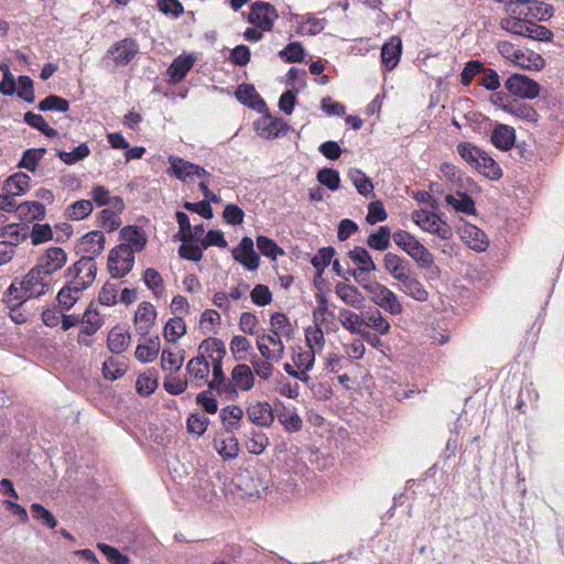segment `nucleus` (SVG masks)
Instances as JSON below:
<instances>
[{
    "label": "nucleus",
    "instance_id": "obj_1",
    "mask_svg": "<svg viewBox=\"0 0 564 564\" xmlns=\"http://www.w3.org/2000/svg\"><path fill=\"white\" fill-rule=\"evenodd\" d=\"M459 156L466 161L470 166L476 169L484 176L497 181L501 177L502 172L497 162L488 155L480 148L468 143L462 142L457 145Z\"/></svg>",
    "mask_w": 564,
    "mask_h": 564
},
{
    "label": "nucleus",
    "instance_id": "obj_2",
    "mask_svg": "<svg viewBox=\"0 0 564 564\" xmlns=\"http://www.w3.org/2000/svg\"><path fill=\"white\" fill-rule=\"evenodd\" d=\"M527 18L525 15L510 14L508 18L501 19L500 26L509 33L532 40L550 41L552 39L553 34L547 28Z\"/></svg>",
    "mask_w": 564,
    "mask_h": 564
},
{
    "label": "nucleus",
    "instance_id": "obj_3",
    "mask_svg": "<svg viewBox=\"0 0 564 564\" xmlns=\"http://www.w3.org/2000/svg\"><path fill=\"white\" fill-rule=\"evenodd\" d=\"M392 237L394 243L412 258L420 268L430 269L434 265L433 254L414 235L400 229Z\"/></svg>",
    "mask_w": 564,
    "mask_h": 564
},
{
    "label": "nucleus",
    "instance_id": "obj_4",
    "mask_svg": "<svg viewBox=\"0 0 564 564\" xmlns=\"http://www.w3.org/2000/svg\"><path fill=\"white\" fill-rule=\"evenodd\" d=\"M497 50L503 58L524 69L539 70L545 65V61L540 54L531 50L519 48L509 41H499Z\"/></svg>",
    "mask_w": 564,
    "mask_h": 564
},
{
    "label": "nucleus",
    "instance_id": "obj_5",
    "mask_svg": "<svg viewBox=\"0 0 564 564\" xmlns=\"http://www.w3.org/2000/svg\"><path fill=\"white\" fill-rule=\"evenodd\" d=\"M413 223L423 231L447 241L453 238L452 227L441 218L440 215L424 208L413 210L411 214Z\"/></svg>",
    "mask_w": 564,
    "mask_h": 564
},
{
    "label": "nucleus",
    "instance_id": "obj_6",
    "mask_svg": "<svg viewBox=\"0 0 564 564\" xmlns=\"http://www.w3.org/2000/svg\"><path fill=\"white\" fill-rule=\"evenodd\" d=\"M97 274V264L93 257H82L65 271V281L70 285L78 286L85 291L89 289Z\"/></svg>",
    "mask_w": 564,
    "mask_h": 564
},
{
    "label": "nucleus",
    "instance_id": "obj_7",
    "mask_svg": "<svg viewBox=\"0 0 564 564\" xmlns=\"http://www.w3.org/2000/svg\"><path fill=\"white\" fill-rule=\"evenodd\" d=\"M369 300L391 315H400L403 312L402 303L397 294L384 284L373 281L366 285L365 290Z\"/></svg>",
    "mask_w": 564,
    "mask_h": 564
},
{
    "label": "nucleus",
    "instance_id": "obj_8",
    "mask_svg": "<svg viewBox=\"0 0 564 564\" xmlns=\"http://www.w3.org/2000/svg\"><path fill=\"white\" fill-rule=\"evenodd\" d=\"M170 167L167 174L182 181L193 182L194 177H209L210 174L204 169L176 155L169 156Z\"/></svg>",
    "mask_w": 564,
    "mask_h": 564
},
{
    "label": "nucleus",
    "instance_id": "obj_9",
    "mask_svg": "<svg viewBox=\"0 0 564 564\" xmlns=\"http://www.w3.org/2000/svg\"><path fill=\"white\" fill-rule=\"evenodd\" d=\"M51 284L52 278L34 265L23 278L21 288L26 297H39L51 289Z\"/></svg>",
    "mask_w": 564,
    "mask_h": 564
},
{
    "label": "nucleus",
    "instance_id": "obj_10",
    "mask_svg": "<svg viewBox=\"0 0 564 564\" xmlns=\"http://www.w3.org/2000/svg\"><path fill=\"white\" fill-rule=\"evenodd\" d=\"M134 254L127 247L117 246L108 257V270L112 278H122L133 268Z\"/></svg>",
    "mask_w": 564,
    "mask_h": 564
},
{
    "label": "nucleus",
    "instance_id": "obj_11",
    "mask_svg": "<svg viewBox=\"0 0 564 564\" xmlns=\"http://www.w3.org/2000/svg\"><path fill=\"white\" fill-rule=\"evenodd\" d=\"M283 336L270 332L267 334L258 335L257 337V348L261 355V357L265 359H274V361H280L285 354V345L283 343Z\"/></svg>",
    "mask_w": 564,
    "mask_h": 564
},
{
    "label": "nucleus",
    "instance_id": "obj_12",
    "mask_svg": "<svg viewBox=\"0 0 564 564\" xmlns=\"http://www.w3.org/2000/svg\"><path fill=\"white\" fill-rule=\"evenodd\" d=\"M67 253L63 248L50 247L39 256L35 267L44 272V275L47 274L52 278L67 263Z\"/></svg>",
    "mask_w": 564,
    "mask_h": 564
},
{
    "label": "nucleus",
    "instance_id": "obj_13",
    "mask_svg": "<svg viewBox=\"0 0 564 564\" xmlns=\"http://www.w3.org/2000/svg\"><path fill=\"white\" fill-rule=\"evenodd\" d=\"M290 127L281 118L265 115L254 121V130L261 138L275 139L282 134H286Z\"/></svg>",
    "mask_w": 564,
    "mask_h": 564
},
{
    "label": "nucleus",
    "instance_id": "obj_14",
    "mask_svg": "<svg viewBox=\"0 0 564 564\" xmlns=\"http://www.w3.org/2000/svg\"><path fill=\"white\" fill-rule=\"evenodd\" d=\"M506 88L521 98L533 99L540 93V85L528 76L514 74L506 82Z\"/></svg>",
    "mask_w": 564,
    "mask_h": 564
},
{
    "label": "nucleus",
    "instance_id": "obj_15",
    "mask_svg": "<svg viewBox=\"0 0 564 564\" xmlns=\"http://www.w3.org/2000/svg\"><path fill=\"white\" fill-rule=\"evenodd\" d=\"M278 14L275 9L264 2L253 3L249 13V22L262 31L271 30Z\"/></svg>",
    "mask_w": 564,
    "mask_h": 564
},
{
    "label": "nucleus",
    "instance_id": "obj_16",
    "mask_svg": "<svg viewBox=\"0 0 564 564\" xmlns=\"http://www.w3.org/2000/svg\"><path fill=\"white\" fill-rule=\"evenodd\" d=\"M156 310L150 302H141L134 313V326L138 334L145 336L150 333L155 324Z\"/></svg>",
    "mask_w": 564,
    "mask_h": 564
},
{
    "label": "nucleus",
    "instance_id": "obj_17",
    "mask_svg": "<svg viewBox=\"0 0 564 564\" xmlns=\"http://www.w3.org/2000/svg\"><path fill=\"white\" fill-rule=\"evenodd\" d=\"M232 258L248 270H256L259 267V257L253 248V240L249 237L241 239L239 246L231 251Z\"/></svg>",
    "mask_w": 564,
    "mask_h": 564
},
{
    "label": "nucleus",
    "instance_id": "obj_18",
    "mask_svg": "<svg viewBox=\"0 0 564 564\" xmlns=\"http://www.w3.org/2000/svg\"><path fill=\"white\" fill-rule=\"evenodd\" d=\"M139 52V45L133 39H123L115 43L108 51L117 65H127Z\"/></svg>",
    "mask_w": 564,
    "mask_h": 564
},
{
    "label": "nucleus",
    "instance_id": "obj_19",
    "mask_svg": "<svg viewBox=\"0 0 564 564\" xmlns=\"http://www.w3.org/2000/svg\"><path fill=\"white\" fill-rule=\"evenodd\" d=\"M506 10L509 14H519L532 18H544L547 8L543 3L530 0H511L507 3Z\"/></svg>",
    "mask_w": 564,
    "mask_h": 564
},
{
    "label": "nucleus",
    "instance_id": "obj_20",
    "mask_svg": "<svg viewBox=\"0 0 564 564\" xmlns=\"http://www.w3.org/2000/svg\"><path fill=\"white\" fill-rule=\"evenodd\" d=\"M208 388L212 390H217L220 395H225L228 399H235L237 397L236 389L232 388L231 383L228 382L225 378L223 366H221V356L213 361V379L207 382Z\"/></svg>",
    "mask_w": 564,
    "mask_h": 564
},
{
    "label": "nucleus",
    "instance_id": "obj_21",
    "mask_svg": "<svg viewBox=\"0 0 564 564\" xmlns=\"http://www.w3.org/2000/svg\"><path fill=\"white\" fill-rule=\"evenodd\" d=\"M121 243L119 247H127L131 253L140 252L144 249L148 237L143 229L137 226H127L120 230Z\"/></svg>",
    "mask_w": 564,
    "mask_h": 564
},
{
    "label": "nucleus",
    "instance_id": "obj_22",
    "mask_svg": "<svg viewBox=\"0 0 564 564\" xmlns=\"http://www.w3.org/2000/svg\"><path fill=\"white\" fill-rule=\"evenodd\" d=\"M335 294L343 301V303L355 310H361L365 306V295L351 283L338 282L335 285Z\"/></svg>",
    "mask_w": 564,
    "mask_h": 564
},
{
    "label": "nucleus",
    "instance_id": "obj_23",
    "mask_svg": "<svg viewBox=\"0 0 564 564\" xmlns=\"http://www.w3.org/2000/svg\"><path fill=\"white\" fill-rule=\"evenodd\" d=\"M248 419L256 425L269 427L274 421L272 406L267 401H257L247 408Z\"/></svg>",
    "mask_w": 564,
    "mask_h": 564
},
{
    "label": "nucleus",
    "instance_id": "obj_24",
    "mask_svg": "<svg viewBox=\"0 0 564 564\" xmlns=\"http://www.w3.org/2000/svg\"><path fill=\"white\" fill-rule=\"evenodd\" d=\"M460 239L473 250L477 252L485 251L489 246L486 234L471 224H465L459 229Z\"/></svg>",
    "mask_w": 564,
    "mask_h": 564
},
{
    "label": "nucleus",
    "instance_id": "obj_25",
    "mask_svg": "<svg viewBox=\"0 0 564 564\" xmlns=\"http://www.w3.org/2000/svg\"><path fill=\"white\" fill-rule=\"evenodd\" d=\"M383 268L399 283L412 271L408 260L392 252L384 254Z\"/></svg>",
    "mask_w": 564,
    "mask_h": 564
},
{
    "label": "nucleus",
    "instance_id": "obj_26",
    "mask_svg": "<svg viewBox=\"0 0 564 564\" xmlns=\"http://www.w3.org/2000/svg\"><path fill=\"white\" fill-rule=\"evenodd\" d=\"M214 448L224 460H232L239 456L238 440L230 434H220L214 438Z\"/></svg>",
    "mask_w": 564,
    "mask_h": 564
},
{
    "label": "nucleus",
    "instance_id": "obj_27",
    "mask_svg": "<svg viewBox=\"0 0 564 564\" xmlns=\"http://www.w3.org/2000/svg\"><path fill=\"white\" fill-rule=\"evenodd\" d=\"M231 386L236 391H249L254 386V375L250 366L238 364L231 370Z\"/></svg>",
    "mask_w": 564,
    "mask_h": 564
},
{
    "label": "nucleus",
    "instance_id": "obj_28",
    "mask_svg": "<svg viewBox=\"0 0 564 564\" xmlns=\"http://www.w3.org/2000/svg\"><path fill=\"white\" fill-rule=\"evenodd\" d=\"M79 330L95 335L104 325V318L94 303H90L79 317Z\"/></svg>",
    "mask_w": 564,
    "mask_h": 564
},
{
    "label": "nucleus",
    "instance_id": "obj_29",
    "mask_svg": "<svg viewBox=\"0 0 564 564\" xmlns=\"http://www.w3.org/2000/svg\"><path fill=\"white\" fill-rule=\"evenodd\" d=\"M402 42L399 36H392L381 48V61L388 70L393 69L401 56Z\"/></svg>",
    "mask_w": 564,
    "mask_h": 564
},
{
    "label": "nucleus",
    "instance_id": "obj_30",
    "mask_svg": "<svg viewBox=\"0 0 564 564\" xmlns=\"http://www.w3.org/2000/svg\"><path fill=\"white\" fill-rule=\"evenodd\" d=\"M400 291L419 302L429 300V292L424 285L411 273H409L399 286Z\"/></svg>",
    "mask_w": 564,
    "mask_h": 564
},
{
    "label": "nucleus",
    "instance_id": "obj_31",
    "mask_svg": "<svg viewBox=\"0 0 564 564\" xmlns=\"http://www.w3.org/2000/svg\"><path fill=\"white\" fill-rule=\"evenodd\" d=\"M186 371L191 381L195 382L196 387H200L202 381H206L209 375V364L204 356H197L187 362Z\"/></svg>",
    "mask_w": 564,
    "mask_h": 564
},
{
    "label": "nucleus",
    "instance_id": "obj_32",
    "mask_svg": "<svg viewBox=\"0 0 564 564\" xmlns=\"http://www.w3.org/2000/svg\"><path fill=\"white\" fill-rule=\"evenodd\" d=\"M514 129L506 124H498L491 133L492 144L503 151L510 150L514 144Z\"/></svg>",
    "mask_w": 564,
    "mask_h": 564
},
{
    "label": "nucleus",
    "instance_id": "obj_33",
    "mask_svg": "<svg viewBox=\"0 0 564 564\" xmlns=\"http://www.w3.org/2000/svg\"><path fill=\"white\" fill-rule=\"evenodd\" d=\"M187 332L186 324L182 316H174L167 319L163 327V337L169 344H176Z\"/></svg>",
    "mask_w": 564,
    "mask_h": 564
},
{
    "label": "nucleus",
    "instance_id": "obj_34",
    "mask_svg": "<svg viewBox=\"0 0 564 564\" xmlns=\"http://www.w3.org/2000/svg\"><path fill=\"white\" fill-rule=\"evenodd\" d=\"M338 319L340 325L351 334L361 336L366 332L364 329L365 318L352 311L346 308L340 310L338 313Z\"/></svg>",
    "mask_w": 564,
    "mask_h": 564
},
{
    "label": "nucleus",
    "instance_id": "obj_35",
    "mask_svg": "<svg viewBox=\"0 0 564 564\" xmlns=\"http://www.w3.org/2000/svg\"><path fill=\"white\" fill-rule=\"evenodd\" d=\"M194 58L189 55L176 57L167 68L171 82L180 83L194 65Z\"/></svg>",
    "mask_w": 564,
    "mask_h": 564
},
{
    "label": "nucleus",
    "instance_id": "obj_36",
    "mask_svg": "<svg viewBox=\"0 0 564 564\" xmlns=\"http://www.w3.org/2000/svg\"><path fill=\"white\" fill-rule=\"evenodd\" d=\"M130 343V334L119 327L112 328L108 334L107 346L113 354L123 352L129 347Z\"/></svg>",
    "mask_w": 564,
    "mask_h": 564
},
{
    "label": "nucleus",
    "instance_id": "obj_37",
    "mask_svg": "<svg viewBox=\"0 0 564 564\" xmlns=\"http://www.w3.org/2000/svg\"><path fill=\"white\" fill-rule=\"evenodd\" d=\"M83 292L78 286L70 285L65 281V285L58 291L56 296L58 306L64 311L70 310L79 301Z\"/></svg>",
    "mask_w": 564,
    "mask_h": 564
},
{
    "label": "nucleus",
    "instance_id": "obj_38",
    "mask_svg": "<svg viewBox=\"0 0 564 564\" xmlns=\"http://www.w3.org/2000/svg\"><path fill=\"white\" fill-rule=\"evenodd\" d=\"M503 109L514 116L518 119L524 120L530 123H535L539 119L538 112L534 108L527 102H510L503 107Z\"/></svg>",
    "mask_w": 564,
    "mask_h": 564
},
{
    "label": "nucleus",
    "instance_id": "obj_39",
    "mask_svg": "<svg viewBox=\"0 0 564 564\" xmlns=\"http://www.w3.org/2000/svg\"><path fill=\"white\" fill-rule=\"evenodd\" d=\"M31 178L28 174L19 172L11 175L3 185V191L11 195L21 196L30 188Z\"/></svg>",
    "mask_w": 564,
    "mask_h": 564
},
{
    "label": "nucleus",
    "instance_id": "obj_40",
    "mask_svg": "<svg viewBox=\"0 0 564 564\" xmlns=\"http://www.w3.org/2000/svg\"><path fill=\"white\" fill-rule=\"evenodd\" d=\"M160 352V339L159 337L149 338L145 344H139L135 348V358L143 362L154 361Z\"/></svg>",
    "mask_w": 564,
    "mask_h": 564
},
{
    "label": "nucleus",
    "instance_id": "obj_41",
    "mask_svg": "<svg viewBox=\"0 0 564 564\" xmlns=\"http://www.w3.org/2000/svg\"><path fill=\"white\" fill-rule=\"evenodd\" d=\"M82 250L89 254H99L105 248V235L99 230H94L80 239Z\"/></svg>",
    "mask_w": 564,
    "mask_h": 564
},
{
    "label": "nucleus",
    "instance_id": "obj_42",
    "mask_svg": "<svg viewBox=\"0 0 564 564\" xmlns=\"http://www.w3.org/2000/svg\"><path fill=\"white\" fill-rule=\"evenodd\" d=\"M185 359V350L163 349L161 354V368L164 371H177L182 368Z\"/></svg>",
    "mask_w": 564,
    "mask_h": 564
},
{
    "label": "nucleus",
    "instance_id": "obj_43",
    "mask_svg": "<svg viewBox=\"0 0 564 564\" xmlns=\"http://www.w3.org/2000/svg\"><path fill=\"white\" fill-rule=\"evenodd\" d=\"M348 178L356 187L357 192L368 197L373 192V184L371 180L359 169H351L348 171Z\"/></svg>",
    "mask_w": 564,
    "mask_h": 564
},
{
    "label": "nucleus",
    "instance_id": "obj_44",
    "mask_svg": "<svg viewBox=\"0 0 564 564\" xmlns=\"http://www.w3.org/2000/svg\"><path fill=\"white\" fill-rule=\"evenodd\" d=\"M305 343L308 350L319 355L326 344L325 335L321 327L311 326L305 329Z\"/></svg>",
    "mask_w": 564,
    "mask_h": 564
},
{
    "label": "nucleus",
    "instance_id": "obj_45",
    "mask_svg": "<svg viewBox=\"0 0 564 564\" xmlns=\"http://www.w3.org/2000/svg\"><path fill=\"white\" fill-rule=\"evenodd\" d=\"M445 202L448 206H452L457 212L465 214L475 213V203L473 198L462 192H457L455 195H447L445 197Z\"/></svg>",
    "mask_w": 564,
    "mask_h": 564
},
{
    "label": "nucleus",
    "instance_id": "obj_46",
    "mask_svg": "<svg viewBox=\"0 0 564 564\" xmlns=\"http://www.w3.org/2000/svg\"><path fill=\"white\" fill-rule=\"evenodd\" d=\"M348 257L350 260L357 264L356 269L365 270V271H376L377 265L372 260L370 253L362 247H355L349 251Z\"/></svg>",
    "mask_w": 564,
    "mask_h": 564
},
{
    "label": "nucleus",
    "instance_id": "obj_47",
    "mask_svg": "<svg viewBox=\"0 0 564 564\" xmlns=\"http://www.w3.org/2000/svg\"><path fill=\"white\" fill-rule=\"evenodd\" d=\"M270 442L268 436L260 431L252 430L245 442V446L250 454L261 455L264 453Z\"/></svg>",
    "mask_w": 564,
    "mask_h": 564
},
{
    "label": "nucleus",
    "instance_id": "obj_48",
    "mask_svg": "<svg viewBox=\"0 0 564 564\" xmlns=\"http://www.w3.org/2000/svg\"><path fill=\"white\" fill-rule=\"evenodd\" d=\"M90 194H91V198L99 206L110 204L113 208H116L118 210H122L124 207L123 200L120 197H118V196L111 197L109 195V191L101 185L95 186L91 189Z\"/></svg>",
    "mask_w": 564,
    "mask_h": 564
},
{
    "label": "nucleus",
    "instance_id": "obj_49",
    "mask_svg": "<svg viewBox=\"0 0 564 564\" xmlns=\"http://www.w3.org/2000/svg\"><path fill=\"white\" fill-rule=\"evenodd\" d=\"M270 332H273L286 339H291L294 333L293 326L291 325L289 318L282 313H274L270 318Z\"/></svg>",
    "mask_w": 564,
    "mask_h": 564
},
{
    "label": "nucleus",
    "instance_id": "obj_50",
    "mask_svg": "<svg viewBox=\"0 0 564 564\" xmlns=\"http://www.w3.org/2000/svg\"><path fill=\"white\" fill-rule=\"evenodd\" d=\"M158 384V375L155 370H148L147 372L139 375L135 388L138 393L150 395L156 390Z\"/></svg>",
    "mask_w": 564,
    "mask_h": 564
},
{
    "label": "nucleus",
    "instance_id": "obj_51",
    "mask_svg": "<svg viewBox=\"0 0 564 564\" xmlns=\"http://www.w3.org/2000/svg\"><path fill=\"white\" fill-rule=\"evenodd\" d=\"M390 228L388 226H381L376 232L368 237L367 243L371 249L383 251L390 246Z\"/></svg>",
    "mask_w": 564,
    "mask_h": 564
},
{
    "label": "nucleus",
    "instance_id": "obj_52",
    "mask_svg": "<svg viewBox=\"0 0 564 564\" xmlns=\"http://www.w3.org/2000/svg\"><path fill=\"white\" fill-rule=\"evenodd\" d=\"M93 203L89 199H80L66 209V217L70 220H82L88 217L93 212Z\"/></svg>",
    "mask_w": 564,
    "mask_h": 564
},
{
    "label": "nucleus",
    "instance_id": "obj_53",
    "mask_svg": "<svg viewBox=\"0 0 564 564\" xmlns=\"http://www.w3.org/2000/svg\"><path fill=\"white\" fill-rule=\"evenodd\" d=\"M24 121L34 129L40 130L44 135L48 138H55L58 135V132L51 128L48 123L45 121L44 117L34 112H25Z\"/></svg>",
    "mask_w": 564,
    "mask_h": 564
},
{
    "label": "nucleus",
    "instance_id": "obj_54",
    "mask_svg": "<svg viewBox=\"0 0 564 564\" xmlns=\"http://www.w3.org/2000/svg\"><path fill=\"white\" fill-rule=\"evenodd\" d=\"M251 369L253 375L258 376L262 380H269L273 375V362L274 359H265L263 357H253L251 359Z\"/></svg>",
    "mask_w": 564,
    "mask_h": 564
},
{
    "label": "nucleus",
    "instance_id": "obj_55",
    "mask_svg": "<svg viewBox=\"0 0 564 564\" xmlns=\"http://www.w3.org/2000/svg\"><path fill=\"white\" fill-rule=\"evenodd\" d=\"M46 150L44 148L29 149L24 151L19 167L35 172L39 162L43 159Z\"/></svg>",
    "mask_w": 564,
    "mask_h": 564
},
{
    "label": "nucleus",
    "instance_id": "obj_56",
    "mask_svg": "<svg viewBox=\"0 0 564 564\" xmlns=\"http://www.w3.org/2000/svg\"><path fill=\"white\" fill-rule=\"evenodd\" d=\"M90 154L89 147L86 143H80L73 151H58L57 156L67 165L76 164L77 162L86 159Z\"/></svg>",
    "mask_w": 564,
    "mask_h": 564
},
{
    "label": "nucleus",
    "instance_id": "obj_57",
    "mask_svg": "<svg viewBox=\"0 0 564 564\" xmlns=\"http://www.w3.org/2000/svg\"><path fill=\"white\" fill-rule=\"evenodd\" d=\"M365 326L371 327L373 330L381 335L388 334L391 328L390 323L378 310L368 313L365 321Z\"/></svg>",
    "mask_w": 564,
    "mask_h": 564
},
{
    "label": "nucleus",
    "instance_id": "obj_58",
    "mask_svg": "<svg viewBox=\"0 0 564 564\" xmlns=\"http://www.w3.org/2000/svg\"><path fill=\"white\" fill-rule=\"evenodd\" d=\"M143 281L145 285L152 290L156 297H162L164 294L163 279L161 274L152 268H149L143 273Z\"/></svg>",
    "mask_w": 564,
    "mask_h": 564
},
{
    "label": "nucleus",
    "instance_id": "obj_59",
    "mask_svg": "<svg viewBox=\"0 0 564 564\" xmlns=\"http://www.w3.org/2000/svg\"><path fill=\"white\" fill-rule=\"evenodd\" d=\"M121 212L122 210H118L113 207H112V209L111 208L102 209L99 213V221H100L101 227L109 232L116 230L121 224V219H120V215H119Z\"/></svg>",
    "mask_w": 564,
    "mask_h": 564
},
{
    "label": "nucleus",
    "instance_id": "obj_60",
    "mask_svg": "<svg viewBox=\"0 0 564 564\" xmlns=\"http://www.w3.org/2000/svg\"><path fill=\"white\" fill-rule=\"evenodd\" d=\"M37 108L41 111L55 110L66 112L69 109V102L59 96L50 95L39 102Z\"/></svg>",
    "mask_w": 564,
    "mask_h": 564
},
{
    "label": "nucleus",
    "instance_id": "obj_61",
    "mask_svg": "<svg viewBox=\"0 0 564 564\" xmlns=\"http://www.w3.org/2000/svg\"><path fill=\"white\" fill-rule=\"evenodd\" d=\"M220 324V315L215 310H205L199 318V327L206 334L215 333Z\"/></svg>",
    "mask_w": 564,
    "mask_h": 564
},
{
    "label": "nucleus",
    "instance_id": "obj_62",
    "mask_svg": "<svg viewBox=\"0 0 564 564\" xmlns=\"http://www.w3.org/2000/svg\"><path fill=\"white\" fill-rule=\"evenodd\" d=\"M101 372L106 380L115 381L121 378L126 370L118 360L112 357H108L102 364Z\"/></svg>",
    "mask_w": 564,
    "mask_h": 564
},
{
    "label": "nucleus",
    "instance_id": "obj_63",
    "mask_svg": "<svg viewBox=\"0 0 564 564\" xmlns=\"http://www.w3.org/2000/svg\"><path fill=\"white\" fill-rule=\"evenodd\" d=\"M257 247L260 252L272 259H276L278 256H282L284 253L283 249L280 248L272 239L265 236L257 237Z\"/></svg>",
    "mask_w": 564,
    "mask_h": 564
},
{
    "label": "nucleus",
    "instance_id": "obj_64",
    "mask_svg": "<svg viewBox=\"0 0 564 564\" xmlns=\"http://www.w3.org/2000/svg\"><path fill=\"white\" fill-rule=\"evenodd\" d=\"M279 55L289 63H297L303 61L305 52L299 42H292L280 51Z\"/></svg>",
    "mask_w": 564,
    "mask_h": 564
}]
</instances>
